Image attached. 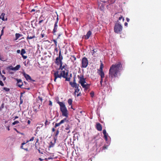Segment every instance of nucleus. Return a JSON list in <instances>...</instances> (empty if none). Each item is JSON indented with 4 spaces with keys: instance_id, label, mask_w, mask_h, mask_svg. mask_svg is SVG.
Wrapping results in <instances>:
<instances>
[{
    "instance_id": "f257e3e1",
    "label": "nucleus",
    "mask_w": 161,
    "mask_h": 161,
    "mask_svg": "<svg viewBox=\"0 0 161 161\" xmlns=\"http://www.w3.org/2000/svg\"><path fill=\"white\" fill-rule=\"evenodd\" d=\"M57 103L59 104L60 110L62 113V116L66 118V120L65 121L64 129L68 134H69L70 133V130L72 129V124L67 118L68 117V111L64 103L59 101H57Z\"/></svg>"
},
{
    "instance_id": "f03ea898",
    "label": "nucleus",
    "mask_w": 161,
    "mask_h": 161,
    "mask_svg": "<svg viewBox=\"0 0 161 161\" xmlns=\"http://www.w3.org/2000/svg\"><path fill=\"white\" fill-rule=\"evenodd\" d=\"M122 65L120 62L117 64L112 65L110 67L109 72V76L111 79L118 77L120 75V71L122 70Z\"/></svg>"
},
{
    "instance_id": "7ed1b4c3",
    "label": "nucleus",
    "mask_w": 161,
    "mask_h": 161,
    "mask_svg": "<svg viewBox=\"0 0 161 161\" xmlns=\"http://www.w3.org/2000/svg\"><path fill=\"white\" fill-rule=\"evenodd\" d=\"M78 78L79 79V83L83 88L84 91H86L89 89L90 84H87L86 82V78H84V75H78Z\"/></svg>"
},
{
    "instance_id": "20e7f679",
    "label": "nucleus",
    "mask_w": 161,
    "mask_h": 161,
    "mask_svg": "<svg viewBox=\"0 0 161 161\" xmlns=\"http://www.w3.org/2000/svg\"><path fill=\"white\" fill-rule=\"evenodd\" d=\"M122 26L120 24L117 23L115 24L114 27V32L117 34H120L122 31Z\"/></svg>"
},
{
    "instance_id": "39448f33",
    "label": "nucleus",
    "mask_w": 161,
    "mask_h": 161,
    "mask_svg": "<svg viewBox=\"0 0 161 161\" xmlns=\"http://www.w3.org/2000/svg\"><path fill=\"white\" fill-rule=\"evenodd\" d=\"M63 56L61 54V51L60 50L58 53V56L57 57L55 60V63L57 65L59 66L61 63L63 62Z\"/></svg>"
},
{
    "instance_id": "423d86ee",
    "label": "nucleus",
    "mask_w": 161,
    "mask_h": 161,
    "mask_svg": "<svg viewBox=\"0 0 161 161\" xmlns=\"http://www.w3.org/2000/svg\"><path fill=\"white\" fill-rule=\"evenodd\" d=\"M88 64V60L86 57H84L82 58L81 61V68H86Z\"/></svg>"
},
{
    "instance_id": "0eeeda50",
    "label": "nucleus",
    "mask_w": 161,
    "mask_h": 161,
    "mask_svg": "<svg viewBox=\"0 0 161 161\" xmlns=\"http://www.w3.org/2000/svg\"><path fill=\"white\" fill-rule=\"evenodd\" d=\"M54 81L56 82V79L58 78H61L62 77V74L61 73L59 74L58 71H55L54 73Z\"/></svg>"
},
{
    "instance_id": "6e6552de",
    "label": "nucleus",
    "mask_w": 161,
    "mask_h": 161,
    "mask_svg": "<svg viewBox=\"0 0 161 161\" xmlns=\"http://www.w3.org/2000/svg\"><path fill=\"white\" fill-rule=\"evenodd\" d=\"M69 84L71 86L73 87H77V85H79V84H78L76 83L75 80V76L74 77L73 82H69Z\"/></svg>"
},
{
    "instance_id": "1a4fd4ad",
    "label": "nucleus",
    "mask_w": 161,
    "mask_h": 161,
    "mask_svg": "<svg viewBox=\"0 0 161 161\" xmlns=\"http://www.w3.org/2000/svg\"><path fill=\"white\" fill-rule=\"evenodd\" d=\"M23 75L24 76V77L25 78V79H26V80L27 81H29V80H30V81H34L35 80H33L31 78V77L30 76V75H29L28 74H26L24 72L22 73Z\"/></svg>"
},
{
    "instance_id": "9d476101",
    "label": "nucleus",
    "mask_w": 161,
    "mask_h": 161,
    "mask_svg": "<svg viewBox=\"0 0 161 161\" xmlns=\"http://www.w3.org/2000/svg\"><path fill=\"white\" fill-rule=\"evenodd\" d=\"M66 120V118H64L63 119L61 120L59 123H56L55 125V128H56L57 127L59 126L61 124L65 123V121Z\"/></svg>"
},
{
    "instance_id": "9b49d317",
    "label": "nucleus",
    "mask_w": 161,
    "mask_h": 161,
    "mask_svg": "<svg viewBox=\"0 0 161 161\" xmlns=\"http://www.w3.org/2000/svg\"><path fill=\"white\" fill-rule=\"evenodd\" d=\"M92 34V32L90 31H89L87 33V34L86 35L84 36L82 38L86 40H87L89 39Z\"/></svg>"
},
{
    "instance_id": "f8f14e48",
    "label": "nucleus",
    "mask_w": 161,
    "mask_h": 161,
    "mask_svg": "<svg viewBox=\"0 0 161 161\" xmlns=\"http://www.w3.org/2000/svg\"><path fill=\"white\" fill-rule=\"evenodd\" d=\"M96 128L99 131H101L102 130V125L99 123H97L96 125Z\"/></svg>"
},
{
    "instance_id": "ddd939ff",
    "label": "nucleus",
    "mask_w": 161,
    "mask_h": 161,
    "mask_svg": "<svg viewBox=\"0 0 161 161\" xmlns=\"http://www.w3.org/2000/svg\"><path fill=\"white\" fill-rule=\"evenodd\" d=\"M42 97H40V96H39L38 98L37 99V102L39 103L38 104V108L40 107L41 105L42 104Z\"/></svg>"
},
{
    "instance_id": "4468645a",
    "label": "nucleus",
    "mask_w": 161,
    "mask_h": 161,
    "mask_svg": "<svg viewBox=\"0 0 161 161\" xmlns=\"http://www.w3.org/2000/svg\"><path fill=\"white\" fill-rule=\"evenodd\" d=\"M17 85L20 87L22 88V86L23 85V83L22 82V80L20 79H18L17 80Z\"/></svg>"
},
{
    "instance_id": "2eb2a0df",
    "label": "nucleus",
    "mask_w": 161,
    "mask_h": 161,
    "mask_svg": "<svg viewBox=\"0 0 161 161\" xmlns=\"http://www.w3.org/2000/svg\"><path fill=\"white\" fill-rule=\"evenodd\" d=\"M36 36L35 34H33L32 36H30L29 35H28V36L26 38V40L28 42H29V40L34 39V38Z\"/></svg>"
},
{
    "instance_id": "dca6fc26",
    "label": "nucleus",
    "mask_w": 161,
    "mask_h": 161,
    "mask_svg": "<svg viewBox=\"0 0 161 161\" xmlns=\"http://www.w3.org/2000/svg\"><path fill=\"white\" fill-rule=\"evenodd\" d=\"M115 15H117L119 16V20H118V22H119V20H120L121 19L122 20V21L123 22L125 20V19L124 17H123V16L119 15V14L118 13H116L115 14Z\"/></svg>"
},
{
    "instance_id": "f3484780",
    "label": "nucleus",
    "mask_w": 161,
    "mask_h": 161,
    "mask_svg": "<svg viewBox=\"0 0 161 161\" xmlns=\"http://www.w3.org/2000/svg\"><path fill=\"white\" fill-rule=\"evenodd\" d=\"M99 71V75L100 76L101 79H103L104 77V74L103 70H98Z\"/></svg>"
},
{
    "instance_id": "a211bd4d",
    "label": "nucleus",
    "mask_w": 161,
    "mask_h": 161,
    "mask_svg": "<svg viewBox=\"0 0 161 161\" xmlns=\"http://www.w3.org/2000/svg\"><path fill=\"white\" fill-rule=\"evenodd\" d=\"M61 74H62V77H63L64 78H65L66 76H67L68 73L67 72L66 73L65 70H62L61 73Z\"/></svg>"
},
{
    "instance_id": "6ab92c4d",
    "label": "nucleus",
    "mask_w": 161,
    "mask_h": 161,
    "mask_svg": "<svg viewBox=\"0 0 161 161\" xmlns=\"http://www.w3.org/2000/svg\"><path fill=\"white\" fill-rule=\"evenodd\" d=\"M58 26L57 24L55 23V25H54V28L53 31V32L54 35L55 34V32L57 31Z\"/></svg>"
},
{
    "instance_id": "aec40b11",
    "label": "nucleus",
    "mask_w": 161,
    "mask_h": 161,
    "mask_svg": "<svg viewBox=\"0 0 161 161\" xmlns=\"http://www.w3.org/2000/svg\"><path fill=\"white\" fill-rule=\"evenodd\" d=\"M26 143H26H25V142L22 143L21 144V146L20 147L22 149H23L25 151H28V149L27 148H25V147H24L23 148V145H24Z\"/></svg>"
},
{
    "instance_id": "412c9836",
    "label": "nucleus",
    "mask_w": 161,
    "mask_h": 161,
    "mask_svg": "<svg viewBox=\"0 0 161 161\" xmlns=\"http://www.w3.org/2000/svg\"><path fill=\"white\" fill-rule=\"evenodd\" d=\"M70 59H71V61L74 62L76 60V58L74 55L72 56L71 57Z\"/></svg>"
},
{
    "instance_id": "4be33fe9",
    "label": "nucleus",
    "mask_w": 161,
    "mask_h": 161,
    "mask_svg": "<svg viewBox=\"0 0 161 161\" xmlns=\"http://www.w3.org/2000/svg\"><path fill=\"white\" fill-rule=\"evenodd\" d=\"M15 40H16L18 39L19 37L21 36V35L19 33H16L15 35Z\"/></svg>"
},
{
    "instance_id": "5701e85b",
    "label": "nucleus",
    "mask_w": 161,
    "mask_h": 161,
    "mask_svg": "<svg viewBox=\"0 0 161 161\" xmlns=\"http://www.w3.org/2000/svg\"><path fill=\"white\" fill-rule=\"evenodd\" d=\"M20 67L21 66L20 65H17L14 67V70H18L20 68Z\"/></svg>"
},
{
    "instance_id": "b1692460",
    "label": "nucleus",
    "mask_w": 161,
    "mask_h": 161,
    "mask_svg": "<svg viewBox=\"0 0 161 161\" xmlns=\"http://www.w3.org/2000/svg\"><path fill=\"white\" fill-rule=\"evenodd\" d=\"M79 86V85H77V87H75L76 89L75 90V93H78L79 91V89L78 88V86Z\"/></svg>"
},
{
    "instance_id": "393cba45",
    "label": "nucleus",
    "mask_w": 161,
    "mask_h": 161,
    "mask_svg": "<svg viewBox=\"0 0 161 161\" xmlns=\"http://www.w3.org/2000/svg\"><path fill=\"white\" fill-rule=\"evenodd\" d=\"M59 66V68L58 69V70L61 69L63 70L64 69L63 67V62L61 63L60 64Z\"/></svg>"
},
{
    "instance_id": "a878e982",
    "label": "nucleus",
    "mask_w": 161,
    "mask_h": 161,
    "mask_svg": "<svg viewBox=\"0 0 161 161\" xmlns=\"http://www.w3.org/2000/svg\"><path fill=\"white\" fill-rule=\"evenodd\" d=\"M68 102L69 105H71L72 102V99L70 98L69 99L68 101Z\"/></svg>"
},
{
    "instance_id": "bb28decb",
    "label": "nucleus",
    "mask_w": 161,
    "mask_h": 161,
    "mask_svg": "<svg viewBox=\"0 0 161 161\" xmlns=\"http://www.w3.org/2000/svg\"><path fill=\"white\" fill-rule=\"evenodd\" d=\"M115 0H108V3L110 4H112L115 2Z\"/></svg>"
},
{
    "instance_id": "cd10ccee",
    "label": "nucleus",
    "mask_w": 161,
    "mask_h": 161,
    "mask_svg": "<svg viewBox=\"0 0 161 161\" xmlns=\"http://www.w3.org/2000/svg\"><path fill=\"white\" fill-rule=\"evenodd\" d=\"M7 69L10 70H14V67L12 66H10L8 67H7Z\"/></svg>"
},
{
    "instance_id": "c85d7f7f",
    "label": "nucleus",
    "mask_w": 161,
    "mask_h": 161,
    "mask_svg": "<svg viewBox=\"0 0 161 161\" xmlns=\"http://www.w3.org/2000/svg\"><path fill=\"white\" fill-rule=\"evenodd\" d=\"M26 53V52L24 49H22L21 50V55H23L25 53Z\"/></svg>"
},
{
    "instance_id": "c756f323",
    "label": "nucleus",
    "mask_w": 161,
    "mask_h": 161,
    "mask_svg": "<svg viewBox=\"0 0 161 161\" xmlns=\"http://www.w3.org/2000/svg\"><path fill=\"white\" fill-rule=\"evenodd\" d=\"M103 64L102 63H101L100 68L99 70H103Z\"/></svg>"
},
{
    "instance_id": "7c9ffc66",
    "label": "nucleus",
    "mask_w": 161,
    "mask_h": 161,
    "mask_svg": "<svg viewBox=\"0 0 161 161\" xmlns=\"http://www.w3.org/2000/svg\"><path fill=\"white\" fill-rule=\"evenodd\" d=\"M104 138L105 140L106 141H107L108 140V135L107 134H104Z\"/></svg>"
},
{
    "instance_id": "2f4dec72",
    "label": "nucleus",
    "mask_w": 161,
    "mask_h": 161,
    "mask_svg": "<svg viewBox=\"0 0 161 161\" xmlns=\"http://www.w3.org/2000/svg\"><path fill=\"white\" fill-rule=\"evenodd\" d=\"M59 133V131L58 130H57V131H56L55 134V137L57 138L58 135V134Z\"/></svg>"
},
{
    "instance_id": "473e14b6",
    "label": "nucleus",
    "mask_w": 161,
    "mask_h": 161,
    "mask_svg": "<svg viewBox=\"0 0 161 161\" xmlns=\"http://www.w3.org/2000/svg\"><path fill=\"white\" fill-rule=\"evenodd\" d=\"M19 123V121L18 120H16L15 121H14V122H13L12 123L13 125H14L16 124H18Z\"/></svg>"
},
{
    "instance_id": "72a5a7b5",
    "label": "nucleus",
    "mask_w": 161,
    "mask_h": 161,
    "mask_svg": "<svg viewBox=\"0 0 161 161\" xmlns=\"http://www.w3.org/2000/svg\"><path fill=\"white\" fill-rule=\"evenodd\" d=\"M65 79V81H69L70 80V77H67V76H66V77L65 78H64Z\"/></svg>"
},
{
    "instance_id": "f704fd0d",
    "label": "nucleus",
    "mask_w": 161,
    "mask_h": 161,
    "mask_svg": "<svg viewBox=\"0 0 161 161\" xmlns=\"http://www.w3.org/2000/svg\"><path fill=\"white\" fill-rule=\"evenodd\" d=\"M3 90H5L6 92H9L10 90L9 88L6 87H4L3 88Z\"/></svg>"
},
{
    "instance_id": "c9c22d12",
    "label": "nucleus",
    "mask_w": 161,
    "mask_h": 161,
    "mask_svg": "<svg viewBox=\"0 0 161 161\" xmlns=\"http://www.w3.org/2000/svg\"><path fill=\"white\" fill-rule=\"evenodd\" d=\"M34 137H32L31 138L30 140L29 141H28L26 142V143L28 142H31L32 141L34 140Z\"/></svg>"
},
{
    "instance_id": "e433bc0d",
    "label": "nucleus",
    "mask_w": 161,
    "mask_h": 161,
    "mask_svg": "<svg viewBox=\"0 0 161 161\" xmlns=\"http://www.w3.org/2000/svg\"><path fill=\"white\" fill-rule=\"evenodd\" d=\"M4 107V103H3L1 105V107H0V111H1L2 109Z\"/></svg>"
},
{
    "instance_id": "4c0bfd02",
    "label": "nucleus",
    "mask_w": 161,
    "mask_h": 161,
    "mask_svg": "<svg viewBox=\"0 0 161 161\" xmlns=\"http://www.w3.org/2000/svg\"><path fill=\"white\" fill-rule=\"evenodd\" d=\"M90 95L91 97H93L94 95V93L93 92H92L90 93Z\"/></svg>"
},
{
    "instance_id": "58836bf2",
    "label": "nucleus",
    "mask_w": 161,
    "mask_h": 161,
    "mask_svg": "<svg viewBox=\"0 0 161 161\" xmlns=\"http://www.w3.org/2000/svg\"><path fill=\"white\" fill-rule=\"evenodd\" d=\"M14 130H15L18 133H19V134H22V135H23L24 134L23 133H20V132H19V131H18L16 128H14Z\"/></svg>"
},
{
    "instance_id": "ea45409f",
    "label": "nucleus",
    "mask_w": 161,
    "mask_h": 161,
    "mask_svg": "<svg viewBox=\"0 0 161 161\" xmlns=\"http://www.w3.org/2000/svg\"><path fill=\"white\" fill-rule=\"evenodd\" d=\"M53 41L54 42V43H55V46L56 47L57 45V42L54 39H53Z\"/></svg>"
},
{
    "instance_id": "a19ab883",
    "label": "nucleus",
    "mask_w": 161,
    "mask_h": 161,
    "mask_svg": "<svg viewBox=\"0 0 161 161\" xmlns=\"http://www.w3.org/2000/svg\"><path fill=\"white\" fill-rule=\"evenodd\" d=\"M1 77L3 78V81H5L6 80V77L4 75H1Z\"/></svg>"
},
{
    "instance_id": "79ce46f5",
    "label": "nucleus",
    "mask_w": 161,
    "mask_h": 161,
    "mask_svg": "<svg viewBox=\"0 0 161 161\" xmlns=\"http://www.w3.org/2000/svg\"><path fill=\"white\" fill-rule=\"evenodd\" d=\"M107 147H108V146H107L106 145H104L103 146V150L107 149Z\"/></svg>"
},
{
    "instance_id": "37998d69",
    "label": "nucleus",
    "mask_w": 161,
    "mask_h": 161,
    "mask_svg": "<svg viewBox=\"0 0 161 161\" xmlns=\"http://www.w3.org/2000/svg\"><path fill=\"white\" fill-rule=\"evenodd\" d=\"M4 27H3V29H2V30L1 31V35H0L1 36H2L3 34V33H4L3 29H4Z\"/></svg>"
},
{
    "instance_id": "c03bdc74",
    "label": "nucleus",
    "mask_w": 161,
    "mask_h": 161,
    "mask_svg": "<svg viewBox=\"0 0 161 161\" xmlns=\"http://www.w3.org/2000/svg\"><path fill=\"white\" fill-rule=\"evenodd\" d=\"M58 21V15L57 17L56 18V22H55V23H56L57 24Z\"/></svg>"
},
{
    "instance_id": "a18cd8bd",
    "label": "nucleus",
    "mask_w": 161,
    "mask_h": 161,
    "mask_svg": "<svg viewBox=\"0 0 161 161\" xmlns=\"http://www.w3.org/2000/svg\"><path fill=\"white\" fill-rule=\"evenodd\" d=\"M103 135L106 134H107L105 129H103Z\"/></svg>"
},
{
    "instance_id": "49530a36",
    "label": "nucleus",
    "mask_w": 161,
    "mask_h": 161,
    "mask_svg": "<svg viewBox=\"0 0 161 161\" xmlns=\"http://www.w3.org/2000/svg\"><path fill=\"white\" fill-rule=\"evenodd\" d=\"M48 121L47 120L46 121V122H45V125L46 126L47 125H48L49 124V123H48Z\"/></svg>"
},
{
    "instance_id": "de8ad7c7",
    "label": "nucleus",
    "mask_w": 161,
    "mask_h": 161,
    "mask_svg": "<svg viewBox=\"0 0 161 161\" xmlns=\"http://www.w3.org/2000/svg\"><path fill=\"white\" fill-rule=\"evenodd\" d=\"M0 85L1 86H3L4 85V84L3 83L1 80H0Z\"/></svg>"
},
{
    "instance_id": "09e8293b",
    "label": "nucleus",
    "mask_w": 161,
    "mask_h": 161,
    "mask_svg": "<svg viewBox=\"0 0 161 161\" xmlns=\"http://www.w3.org/2000/svg\"><path fill=\"white\" fill-rule=\"evenodd\" d=\"M52 104H53V103H52V102L50 100L49 101V105H50V106H52Z\"/></svg>"
},
{
    "instance_id": "8fccbe9b",
    "label": "nucleus",
    "mask_w": 161,
    "mask_h": 161,
    "mask_svg": "<svg viewBox=\"0 0 161 161\" xmlns=\"http://www.w3.org/2000/svg\"><path fill=\"white\" fill-rule=\"evenodd\" d=\"M22 57L24 59H26L27 58V56H24V55H22Z\"/></svg>"
},
{
    "instance_id": "3c124183",
    "label": "nucleus",
    "mask_w": 161,
    "mask_h": 161,
    "mask_svg": "<svg viewBox=\"0 0 161 161\" xmlns=\"http://www.w3.org/2000/svg\"><path fill=\"white\" fill-rule=\"evenodd\" d=\"M103 82V79H101V81H100V84L101 85V86H102V83Z\"/></svg>"
},
{
    "instance_id": "603ef678",
    "label": "nucleus",
    "mask_w": 161,
    "mask_h": 161,
    "mask_svg": "<svg viewBox=\"0 0 161 161\" xmlns=\"http://www.w3.org/2000/svg\"><path fill=\"white\" fill-rule=\"evenodd\" d=\"M43 21V19L40 20L38 22V24H40Z\"/></svg>"
},
{
    "instance_id": "864d4df0",
    "label": "nucleus",
    "mask_w": 161,
    "mask_h": 161,
    "mask_svg": "<svg viewBox=\"0 0 161 161\" xmlns=\"http://www.w3.org/2000/svg\"><path fill=\"white\" fill-rule=\"evenodd\" d=\"M41 36L43 38L44 37L45 34H44L42 33L41 34Z\"/></svg>"
},
{
    "instance_id": "5fc2aeb1",
    "label": "nucleus",
    "mask_w": 161,
    "mask_h": 161,
    "mask_svg": "<svg viewBox=\"0 0 161 161\" xmlns=\"http://www.w3.org/2000/svg\"><path fill=\"white\" fill-rule=\"evenodd\" d=\"M107 81V78H105L104 80V82L106 84Z\"/></svg>"
},
{
    "instance_id": "6e6d98bb",
    "label": "nucleus",
    "mask_w": 161,
    "mask_h": 161,
    "mask_svg": "<svg viewBox=\"0 0 161 161\" xmlns=\"http://www.w3.org/2000/svg\"><path fill=\"white\" fill-rule=\"evenodd\" d=\"M52 131L53 132L55 131V128H52Z\"/></svg>"
},
{
    "instance_id": "4d7b16f0",
    "label": "nucleus",
    "mask_w": 161,
    "mask_h": 161,
    "mask_svg": "<svg viewBox=\"0 0 161 161\" xmlns=\"http://www.w3.org/2000/svg\"><path fill=\"white\" fill-rule=\"evenodd\" d=\"M42 15H41L39 18V19L40 20H42V19H42Z\"/></svg>"
},
{
    "instance_id": "13d9d810",
    "label": "nucleus",
    "mask_w": 161,
    "mask_h": 161,
    "mask_svg": "<svg viewBox=\"0 0 161 161\" xmlns=\"http://www.w3.org/2000/svg\"><path fill=\"white\" fill-rule=\"evenodd\" d=\"M17 52L19 53H20V50H17Z\"/></svg>"
},
{
    "instance_id": "bf43d9fd",
    "label": "nucleus",
    "mask_w": 161,
    "mask_h": 161,
    "mask_svg": "<svg viewBox=\"0 0 161 161\" xmlns=\"http://www.w3.org/2000/svg\"><path fill=\"white\" fill-rule=\"evenodd\" d=\"M27 123L28 124H31V121L30 120H28Z\"/></svg>"
},
{
    "instance_id": "052dcab7",
    "label": "nucleus",
    "mask_w": 161,
    "mask_h": 161,
    "mask_svg": "<svg viewBox=\"0 0 161 161\" xmlns=\"http://www.w3.org/2000/svg\"><path fill=\"white\" fill-rule=\"evenodd\" d=\"M126 21L127 22H129V20H130V19L129 18H126Z\"/></svg>"
},
{
    "instance_id": "680f3d73",
    "label": "nucleus",
    "mask_w": 161,
    "mask_h": 161,
    "mask_svg": "<svg viewBox=\"0 0 161 161\" xmlns=\"http://www.w3.org/2000/svg\"><path fill=\"white\" fill-rule=\"evenodd\" d=\"M55 51H56V52H58V51L57 48V47H55Z\"/></svg>"
},
{
    "instance_id": "e2e57ef3",
    "label": "nucleus",
    "mask_w": 161,
    "mask_h": 161,
    "mask_svg": "<svg viewBox=\"0 0 161 161\" xmlns=\"http://www.w3.org/2000/svg\"><path fill=\"white\" fill-rule=\"evenodd\" d=\"M2 19L3 20H4V16H3L2 18Z\"/></svg>"
},
{
    "instance_id": "0e129e2a",
    "label": "nucleus",
    "mask_w": 161,
    "mask_h": 161,
    "mask_svg": "<svg viewBox=\"0 0 161 161\" xmlns=\"http://www.w3.org/2000/svg\"><path fill=\"white\" fill-rule=\"evenodd\" d=\"M20 104H22V103L23 101H22V100H21V98H20Z\"/></svg>"
},
{
    "instance_id": "69168bd1",
    "label": "nucleus",
    "mask_w": 161,
    "mask_h": 161,
    "mask_svg": "<svg viewBox=\"0 0 161 161\" xmlns=\"http://www.w3.org/2000/svg\"><path fill=\"white\" fill-rule=\"evenodd\" d=\"M9 126H8L7 127V129L8 130H10Z\"/></svg>"
},
{
    "instance_id": "338daca9",
    "label": "nucleus",
    "mask_w": 161,
    "mask_h": 161,
    "mask_svg": "<svg viewBox=\"0 0 161 161\" xmlns=\"http://www.w3.org/2000/svg\"><path fill=\"white\" fill-rule=\"evenodd\" d=\"M127 25H128L127 23L126 22L125 23V26H127Z\"/></svg>"
},
{
    "instance_id": "774afa93",
    "label": "nucleus",
    "mask_w": 161,
    "mask_h": 161,
    "mask_svg": "<svg viewBox=\"0 0 161 161\" xmlns=\"http://www.w3.org/2000/svg\"><path fill=\"white\" fill-rule=\"evenodd\" d=\"M39 160L40 161H42L43 160V159H42L41 158H39Z\"/></svg>"
}]
</instances>
